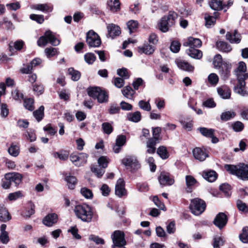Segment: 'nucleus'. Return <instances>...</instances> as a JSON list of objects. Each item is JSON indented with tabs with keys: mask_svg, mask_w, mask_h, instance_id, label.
Instances as JSON below:
<instances>
[{
	"mask_svg": "<svg viewBox=\"0 0 248 248\" xmlns=\"http://www.w3.org/2000/svg\"><path fill=\"white\" fill-rule=\"evenodd\" d=\"M224 168L230 174L236 175L242 180H248V165L244 163L238 165L226 164Z\"/></svg>",
	"mask_w": 248,
	"mask_h": 248,
	"instance_id": "obj_1",
	"label": "nucleus"
},
{
	"mask_svg": "<svg viewBox=\"0 0 248 248\" xmlns=\"http://www.w3.org/2000/svg\"><path fill=\"white\" fill-rule=\"evenodd\" d=\"M76 216L82 221L90 222L93 217V212L91 207L87 204H78L74 209Z\"/></svg>",
	"mask_w": 248,
	"mask_h": 248,
	"instance_id": "obj_2",
	"label": "nucleus"
},
{
	"mask_svg": "<svg viewBox=\"0 0 248 248\" xmlns=\"http://www.w3.org/2000/svg\"><path fill=\"white\" fill-rule=\"evenodd\" d=\"M177 14L174 12H170L167 16H164L158 24L159 28L162 32L168 31L169 27L174 23L175 20L177 18Z\"/></svg>",
	"mask_w": 248,
	"mask_h": 248,
	"instance_id": "obj_3",
	"label": "nucleus"
},
{
	"mask_svg": "<svg viewBox=\"0 0 248 248\" xmlns=\"http://www.w3.org/2000/svg\"><path fill=\"white\" fill-rule=\"evenodd\" d=\"M88 95L95 99H97L98 102L103 103L107 102L108 100V94L104 90L100 88L92 87L88 89Z\"/></svg>",
	"mask_w": 248,
	"mask_h": 248,
	"instance_id": "obj_4",
	"label": "nucleus"
},
{
	"mask_svg": "<svg viewBox=\"0 0 248 248\" xmlns=\"http://www.w3.org/2000/svg\"><path fill=\"white\" fill-rule=\"evenodd\" d=\"M48 42L51 45L56 46L59 45L60 41L56 38L54 35L50 31H46L45 35L40 37L37 41V45L39 46H44Z\"/></svg>",
	"mask_w": 248,
	"mask_h": 248,
	"instance_id": "obj_5",
	"label": "nucleus"
},
{
	"mask_svg": "<svg viewBox=\"0 0 248 248\" xmlns=\"http://www.w3.org/2000/svg\"><path fill=\"white\" fill-rule=\"evenodd\" d=\"M206 207L205 202L198 198H195L191 200L190 204V209L191 212L196 216L201 215Z\"/></svg>",
	"mask_w": 248,
	"mask_h": 248,
	"instance_id": "obj_6",
	"label": "nucleus"
},
{
	"mask_svg": "<svg viewBox=\"0 0 248 248\" xmlns=\"http://www.w3.org/2000/svg\"><path fill=\"white\" fill-rule=\"evenodd\" d=\"M111 238L113 242L112 248H117L124 246L126 243L124 238V233L119 230L115 231L111 234Z\"/></svg>",
	"mask_w": 248,
	"mask_h": 248,
	"instance_id": "obj_7",
	"label": "nucleus"
},
{
	"mask_svg": "<svg viewBox=\"0 0 248 248\" xmlns=\"http://www.w3.org/2000/svg\"><path fill=\"white\" fill-rule=\"evenodd\" d=\"M122 163L131 170H136L140 168V164L134 155H127L122 160Z\"/></svg>",
	"mask_w": 248,
	"mask_h": 248,
	"instance_id": "obj_8",
	"label": "nucleus"
},
{
	"mask_svg": "<svg viewBox=\"0 0 248 248\" xmlns=\"http://www.w3.org/2000/svg\"><path fill=\"white\" fill-rule=\"evenodd\" d=\"M88 157V155L84 153L79 154L73 153L70 155V160L77 167H80L86 164Z\"/></svg>",
	"mask_w": 248,
	"mask_h": 248,
	"instance_id": "obj_9",
	"label": "nucleus"
},
{
	"mask_svg": "<svg viewBox=\"0 0 248 248\" xmlns=\"http://www.w3.org/2000/svg\"><path fill=\"white\" fill-rule=\"evenodd\" d=\"M86 42L90 47H98L101 41L98 35L93 31H90L87 33Z\"/></svg>",
	"mask_w": 248,
	"mask_h": 248,
	"instance_id": "obj_10",
	"label": "nucleus"
},
{
	"mask_svg": "<svg viewBox=\"0 0 248 248\" xmlns=\"http://www.w3.org/2000/svg\"><path fill=\"white\" fill-rule=\"evenodd\" d=\"M247 66L243 62H239L238 66L235 71L238 80L246 79L248 78V74L246 73Z\"/></svg>",
	"mask_w": 248,
	"mask_h": 248,
	"instance_id": "obj_11",
	"label": "nucleus"
},
{
	"mask_svg": "<svg viewBox=\"0 0 248 248\" xmlns=\"http://www.w3.org/2000/svg\"><path fill=\"white\" fill-rule=\"evenodd\" d=\"M158 179L159 184L162 186H171L174 182L173 177L166 172H162Z\"/></svg>",
	"mask_w": 248,
	"mask_h": 248,
	"instance_id": "obj_12",
	"label": "nucleus"
},
{
	"mask_svg": "<svg viewBox=\"0 0 248 248\" xmlns=\"http://www.w3.org/2000/svg\"><path fill=\"white\" fill-rule=\"evenodd\" d=\"M232 65L229 62H224L221 66L218 68V72L221 77L223 79H227L231 74Z\"/></svg>",
	"mask_w": 248,
	"mask_h": 248,
	"instance_id": "obj_13",
	"label": "nucleus"
},
{
	"mask_svg": "<svg viewBox=\"0 0 248 248\" xmlns=\"http://www.w3.org/2000/svg\"><path fill=\"white\" fill-rule=\"evenodd\" d=\"M227 221V216L223 213H219L216 217L214 223L218 228L222 229L226 225Z\"/></svg>",
	"mask_w": 248,
	"mask_h": 248,
	"instance_id": "obj_14",
	"label": "nucleus"
},
{
	"mask_svg": "<svg viewBox=\"0 0 248 248\" xmlns=\"http://www.w3.org/2000/svg\"><path fill=\"white\" fill-rule=\"evenodd\" d=\"M125 184L123 179H119L115 186V194L121 198L126 194V191L125 188Z\"/></svg>",
	"mask_w": 248,
	"mask_h": 248,
	"instance_id": "obj_15",
	"label": "nucleus"
},
{
	"mask_svg": "<svg viewBox=\"0 0 248 248\" xmlns=\"http://www.w3.org/2000/svg\"><path fill=\"white\" fill-rule=\"evenodd\" d=\"M126 138L125 135H120L116 139L115 144L113 146V150L115 153H118L121 150L122 147L125 144Z\"/></svg>",
	"mask_w": 248,
	"mask_h": 248,
	"instance_id": "obj_16",
	"label": "nucleus"
},
{
	"mask_svg": "<svg viewBox=\"0 0 248 248\" xmlns=\"http://www.w3.org/2000/svg\"><path fill=\"white\" fill-rule=\"evenodd\" d=\"M32 9L41 11L44 13H47L51 12L53 9V6L50 3L36 4L31 6Z\"/></svg>",
	"mask_w": 248,
	"mask_h": 248,
	"instance_id": "obj_17",
	"label": "nucleus"
},
{
	"mask_svg": "<svg viewBox=\"0 0 248 248\" xmlns=\"http://www.w3.org/2000/svg\"><path fill=\"white\" fill-rule=\"evenodd\" d=\"M202 42L198 38H195L193 37H189L187 40L183 43L185 46H189L190 48L200 47L201 46Z\"/></svg>",
	"mask_w": 248,
	"mask_h": 248,
	"instance_id": "obj_18",
	"label": "nucleus"
},
{
	"mask_svg": "<svg viewBox=\"0 0 248 248\" xmlns=\"http://www.w3.org/2000/svg\"><path fill=\"white\" fill-rule=\"evenodd\" d=\"M5 178L11 182H14L16 186L19 185L22 179V175L16 172L8 173L5 174Z\"/></svg>",
	"mask_w": 248,
	"mask_h": 248,
	"instance_id": "obj_19",
	"label": "nucleus"
},
{
	"mask_svg": "<svg viewBox=\"0 0 248 248\" xmlns=\"http://www.w3.org/2000/svg\"><path fill=\"white\" fill-rule=\"evenodd\" d=\"M57 220L58 216L57 214L51 213L45 217L43 220V222L46 226L50 227L55 224L57 222Z\"/></svg>",
	"mask_w": 248,
	"mask_h": 248,
	"instance_id": "obj_20",
	"label": "nucleus"
},
{
	"mask_svg": "<svg viewBox=\"0 0 248 248\" xmlns=\"http://www.w3.org/2000/svg\"><path fill=\"white\" fill-rule=\"evenodd\" d=\"M226 39L231 43H239L241 41V35L236 31L228 32L226 35Z\"/></svg>",
	"mask_w": 248,
	"mask_h": 248,
	"instance_id": "obj_21",
	"label": "nucleus"
},
{
	"mask_svg": "<svg viewBox=\"0 0 248 248\" xmlns=\"http://www.w3.org/2000/svg\"><path fill=\"white\" fill-rule=\"evenodd\" d=\"M245 80H238L239 83L234 87V92L242 96H246L248 94V92L245 89L246 85Z\"/></svg>",
	"mask_w": 248,
	"mask_h": 248,
	"instance_id": "obj_22",
	"label": "nucleus"
},
{
	"mask_svg": "<svg viewBox=\"0 0 248 248\" xmlns=\"http://www.w3.org/2000/svg\"><path fill=\"white\" fill-rule=\"evenodd\" d=\"M107 29L108 35L112 38L121 33L120 27L113 24H108L107 26Z\"/></svg>",
	"mask_w": 248,
	"mask_h": 248,
	"instance_id": "obj_23",
	"label": "nucleus"
},
{
	"mask_svg": "<svg viewBox=\"0 0 248 248\" xmlns=\"http://www.w3.org/2000/svg\"><path fill=\"white\" fill-rule=\"evenodd\" d=\"M193 154L195 158L200 161L204 160L208 156L207 153L200 148L194 149Z\"/></svg>",
	"mask_w": 248,
	"mask_h": 248,
	"instance_id": "obj_24",
	"label": "nucleus"
},
{
	"mask_svg": "<svg viewBox=\"0 0 248 248\" xmlns=\"http://www.w3.org/2000/svg\"><path fill=\"white\" fill-rule=\"evenodd\" d=\"M175 62L177 66L182 70L187 72H192L194 70V67L185 61L177 60H176Z\"/></svg>",
	"mask_w": 248,
	"mask_h": 248,
	"instance_id": "obj_25",
	"label": "nucleus"
},
{
	"mask_svg": "<svg viewBox=\"0 0 248 248\" xmlns=\"http://www.w3.org/2000/svg\"><path fill=\"white\" fill-rule=\"evenodd\" d=\"M155 50V46L148 43L138 47V51L140 53H144L146 55L152 54Z\"/></svg>",
	"mask_w": 248,
	"mask_h": 248,
	"instance_id": "obj_26",
	"label": "nucleus"
},
{
	"mask_svg": "<svg viewBox=\"0 0 248 248\" xmlns=\"http://www.w3.org/2000/svg\"><path fill=\"white\" fill-rule=\"evenodd\" d=\"M217 93L223 99H226L230 98L231 92L230 89L226 86L217 88Z\"/></svg>",
	"mask_w": 248,
	"mask_h": 248,
	"instance_id": "obj_27",
	"label": "nucleus"
},
{
	"mask_svg": "<svg viewBox=\"0 0 248 248\" xmlns=\"http://www.w3.org/2000/svg\"><path fill=\"white\" fill-rule=\"evenodd\" d=\"M202 175L205 180L210 182H214L217 176V173L214 170L204 171Z\"/></svg>",
	"mask_w": 248,
	"mask_h": 248,
	"instance_id": "obj_28",
	"label": "nucleus"
},
{
	"mask_svg": "<svg viewBox=\"0 0 248 248\" xmlns=\"http://www.w3.org/2000/svg\"><path fill=\"white\" fill-rule=\"evenodd\" d=\"M11 219V217L7 209L3 206H0V221L6 222Z\"/></svg>",
	"mask_w": 248,
	"mask_h": 248,
	"instance_id": "obj_29",
	"label": "nucleus"
},
{
	"mask_svg": "<svg viewBox=\"0 0 248 248\" xmlns=\"http://www.w3.org/2000/svg\"><path fill=\"white\" fill-rule=\"evenodd\" d=\"M186 53L191 58L200 59L202 56V52L195 48H189L186 51Z\"/></svg>",
	"mask_w": 248,
	"mask_h": 248,
	"instance_id": "obj_30",
	"label": "nucleus"
},
{
	"mask_svg": "<svg viewBox=\"0 0 248 248\" xmlns=\"http://www.w3.org/2000/svg\"><path fill=\"white\" fill-rule=\"evenodd\" d=\"M157 141L155 139H149L146 143L147 148L146 152L149 154H154L155 152V145Z\"/></svg>",
	"mask_w": 248,
	"mask_h": 248,
	"instance_id": "obj_31",
	"label": "nucleus"
},
{
	"mask_svg": "<svg viewBox=\"0 0 248 248\" xmlns=\"http://www.w3.org/2000/svg\"><path fill=\"white\" fill-rule=\"evenodd\" d=\"M65 181L67 182V185L69 188L73 189L75 187L77 181L76 178L70 174L67 175L66 173L65 174Z\"/></svg>",
	"mask_w": 248,
	"mask_h": 248,
	"instance_id": "obj_32",
	"label": "nucleus"
},
{
	"mask_svg": "<svg viewBox=\"0 0 248 248\" xmlns=\"http://www.w3.org/2000/svg\"><path fill=\"white\" fill-rule=\"evenodd\" d=\"M8 152L11 155L16 157L20 152L19 146L15 143H12L9 148Z\"/></svg>",
	"mask_w": 248,
	"mask_h": 248,
	"instance_id": "obj_33",
	"label": "nucleus"
},
{
	"mask_svg": "<svg viewBox=\"0 0 248 248\" xmlns=\"http://www.w3.org/2000/svg\"><path fill=\"white\" fill-rule=\"evenodd\" d=\"M126 25L130 34L136 32L139 27L138 21L135 20H129L127 22Z\"/></svg>",
	"mask_w": 248,
	"mask_h": 248,
	"instance_id": "obj_34",
	"label": "nucleus"
},
{
	"mask_svg": "<svg viewBox=\"0 0 248 248\" xmlns=\"http://www.w3.org/2000/svg\"><path fill=\"white\" fill-rule=\"evenodd\" d=\"M108 5L112 12H116L120 9V2L119 0H109Z\"/></svg>",
	"mask_w": 248,
	"mask_h": 248,
	"instance_id": "obj_35",
	"label": "nucleus"
},
{
	"mask_svg": "<svg viewBox=\"0 0 248 248\" xmlns=\"http://www.w3.org/2000/svg\"><path fill=\"white\" fill-rule=\"evenodd\" d=\"M123 94L127 98L132 99L135 93V91L130 86L125 87L122 91Z\"/></svg>",
	"mask_w": 248,
	"mask_h": 248,
	"instance_id": "obj_36",
	"label": "nucleus"
},
{
	"mask_svg": "<svg viewBox=\"0 0 248 248\" xmlns=\"http://www.w3.org/2000/svg\"><path fill=\"white\" fill-rule=\"evenodd\" d=\"M157 154L163 159H166L169 156V154L167 148L164 146H161L158 148Z\"/></svg>",
	"mask_w": 248,
	"mask_h": 248,
	"instance_id": "obj_37",
	"label": "nucleus"
},
{
	"mask_svg": "<svg viewBox=\"0 0 248 248\" xmlns=\"http://www.w3.org/2000/svg\"><path fill=\"white\" fill-rule=\"evenodd\" d=\"M44 107L41 106L33 113L34 117L38 122L41 121L44 116Z\"/></svg>",
	"mask_w": 248,
	"mask_h": 248,
	"instance_id": "obj_38",
	"label": "nucleus"
},
{
	"mask_svg": "<svg viewBox=\"0 0 248 248\" xmlns=\"http://www.w3.org/2000/svg\"><path fill=\"white\" fill-rule=\"evenodd\" d=\"M217 46L220 50L223 52H228L232 50L231 46L227 43L224 42H217Z\"/></svg>",
	"mask_w": 248,
	"mask_h": 248,
	"instance_id": "obj_39",
	"label": "nucleus"
},
{
	"mask_svg": "<svg viewBox=\"0 0 248 248\" xmlns=\"http://www.w3.org/2000/svg\"><path fill=\"white\" fill-rule=\"evenodd\" d=\"M128 120L137 123L139 122L141 119V114L140 111H136L134 113H129L127 115Z\"/></svg>",
	"mask_w": 248,
	"mask_h": 248,
	"instance_id": "obj_40",
	"label": "nucleus"
},
{
	"mask_svg": "<svg viewBox=\"0 0 248 248\" xmlns=\"http://www.w3.org/2000/svg\"><path fill=\"white\" fill-rule=\"evenodd\" d=\"M209 5L215 10H220L223 8L222 2L220 0H211Z\"/></svg>",
	"mask_w": 248,
	"mask_h": 248,
	"instance_id": "obj_41",
	"label": "nucleus"
},
{
	"mask_svg": "<svg viewBox=\"0 0 248 248\" xmlns=\"http://www.w3.org/2000/svg\"><path fill=\"white\" fill-rule=\"evenodd\" d=\"M68 73L71 76V79L74 81H78L81 76L80 73L72 67L68 69Z\"/></svg>",
	"mask_w": 248,
	"mask_h": 248,
	"instance_id": "obj_42",
	"label": "nucleus"
},
{
	"mask_svg": "<svg viewBox=\"0 0 248 248\" xmlns=\"http://www.w3.org/2000/svg\"><path fill=\"white\" fill-rule=\"evenodd\" d=\"M240 241L244 243H248V227L245 226L243 228L242 232L239 234Z\"/></svg>",
	"mask_w": 248,
	"mask_h": 248,
	"instance_id": "obj_43",
	"label": "nucleus"
},
{
	"mask_svg": "<svg viewBox=\"0 0 248 248\" xmlns=\"http://www.w3.org/2000/svg\"><path fill=\"white\" fill-rule=\"evenodd\" d=\"M53 156L55 158H59L60 160L65 161L68 159L69 153L64 151H62L59 152H56L53 154Z\"/></svg>",
	"mask_w": 248,
	"mask_h": 248,
	"instance_id": "obj_44",
	"label": "nucleus"
},
{
	"mask_svg": "<svg viewBox=\"0 0 248 248\" xmlns=\"http://www.w3.org/2000/svg\"><path fill=\"white\" fill-rule=\"evenodd\" d=\"M208 82L212 86H215L218 82L219 78L215 73H211L208 77Z\"/></svg>",
	"mask_w": 248,
	"mask_h": 248,
	"instance_id": "obj_45",
	"label": "nucleus"
},
{
	"mask_svg": "<svg viewBox=\"0 0 248 248\" xmlns=\"http://www.w3.org/2000/svg\"><path fill=\"white\" fill-rule=\"evenodd\" d=\"M98 164L100 167L103 169L106 168L110 161V159L106 156H101L98 159Z\"/></svg>",
	"mask_w": 248,
	"mask_h": 248,
	"instance_id": "obj_46",
	"label": "nucleus"
},
{
	"mask_svg": "<svg viewBox=\"0 0 248 248\" xmlns=\"http://www.w3.org/2000/svg\"><path fill=\"white\" fill-rule=\"evenodd\" d=\"M204 19L205 20V26L208 28L214 26L216 20V17L209 16L207 14L205 15Z\"/></svg>",
	"mask_w": 248,
	"mask_h": 248,
	"instance_id": "obj_47",
	"label": "nucleus"
},
{
	"mask_svg": "<svg viewBox=\"0 0 248 248\" xmlns=\"http://www.w3.org/2000/svg\"><path fill=\"white\" fill-rule=\"evenodd\" d=\"M235 116V113L233 111H228L223 112L220 116L221 120L227 121L233 118Z\"/></svg>",
	"mask_w": 248,
	"mask_h": 248,
	"instance_id": "obj_48",
	"label": "nucleus"
},
{
	"mask_svg": "<svg viewBox=\"0 0 248 248\" xmlns=\"http://www.w3.org/2000/svg\"><path fill=\"white\" fill-rule=\"evenodd\" d=\"M199 131L201 133L204 137L210 138L213 136V134L214 133L215 130L212 128H207L205 127H200Z\"/></svg>",
	"mask_w": 248,
	"mask_h": 248,
	"instance_id": "obj_49",
	"label": "nucleus"
},
{
	"mask_svg": "<svg viewBox=\"0 0 248 248\" xmlns=\"http://www.w3.org/2000/svg\"><path fill=\"white\" fill-rule=\"evenodd\" d=\"M24 196L22 191H18L9 194L8 198L9 201H15L18 199L21 198Z\"/></svg>",
	"mask_w": 248,
	"mask_h": 248,
	"instance_id": "obj_50",
	"label": "nucleus"
},
{
	"mask_svg": "<svg viewBox=\"0 0 248 248\" xmlns=\"http://www.w3.org/2000/svg\"><path fill=\"white\" fill-rule=\"evenodd\" d=\"M24 135L31 142L34 141L36 139L35 132L32 129L26 131Z\"/></svg>",
	"mask_w": 248,
	"mask_h": 248,
	"instance_id": "obj_51",
	"label": "nucleus"
},
{
	"mask_svg": "<svg viewBox=\"0 0 248 248\" xmlns=\"http://www.w3.org/2000/svg\"><path fill=\"white\" fill-rule=\"evenodd\" d=\"M34 100L33 98H27L24 101V106L26 109L32 111L34 109Z\"/></svg>",
	"mask_w": 248,
	"mask_h": 248,
	"instance_id": "obj_52",
	"label": "nucleus"
},
{
	"mask_svg": "<svg viewBox=\"0 0 248 248\" xmlns=\"http://www.w3.org/2000/svg\"><path fill=\"white\" fill-rule=\"evenodd\" d=\"M81 195L86 199H92L93 193L91 190L86 187H83L80 190Z\"/></svg>",
	"mask_w": 248,
	"mask_h": 248,
	"instance_id": "obj_53",
	"label": "nucleus"
},
{
	"mask_svg": "<svg viewBox=\"0 0 248 248\" xmlns=\"http://www.w3.org/2000/svg\"><path fill=\"white\" fill-rule=\"evenodd\" d=\"M84 60L88 64H92L95 61L96 57L92 53H87L84 55Z\"/></svg>",
	"mask_w": 248,
	"mask_h": 248,
	"instance_id": "obj_54",
	"label": "nucleus"
},
{
	"mask_svg": "<svg viewBox=\"0 0 248 248\" xmlns=\"http://www.w3.org/2000/svg\"><path fill=\"white\" fill-rule=\"evenodd\" d=\"M186 182L187 188L194 186L197 183V180L191 175L186 176Z\"/></svg>",
	"mask_w": 248,
	"mask_h": 248,
	"instance_id": "obj_55",
	"label": "nucleus"
},
{
	"mask_svg": "<svg viewBox=\"0 0 248 248\" xmlns=\"http://www.w3.org/2000/svg\"><path fill=\"white\" fill-rule=\"evenodd\" d=\"M139 106L141 109L145 111H149L151 109V107L149 101L147 102L144 100L140 101L139 102Z\"/></svg>",
	"mask_w": 248,
	"mask_h": 248,
	"instance_id": "obj_56",
	"label": "nucleus"
},
{
	"mask_svg": "<svg viewBox=\"0 0 248 248\" xmlns=\"http://www.w3.org/2000/svg\"><path fill=\"white\" fill-rule=\"evenodd\" d=\"M103 132L107 134H110L113 131V127L109 123H104L102 124Z\"/></svg>",
	"mask_w": 248,
	"mask_h": 248,
	"instance_id": "obj_57",
	"label": "nucleus"
},
{
	"mask_svg": "<svg viewBox=\"0 0 248 248\" xmlns=\"http://www.w3.org/2000/svg\"><path fill=\"white\" fill-rule=\"evenodd\" d=\"M91 170L98 177H101L105 173V170L103 169H99L97 166L93 165L91 166Z\"/></svg>",
	"mask_w": 248,
	"mask_h": 248,
	"instance_id": "obj_58",
	"label": "nucleus"
},
{
	"mask_svg": "<svg viewBox=\"0 0 248 248\" xmlns=\"http://www.w3.org/2000/svg\"><path fill=\"white\" fill-rule=\"evenodd\" d=\"M89 239L90 240L93 241L97 245H103L105 244V241L103 239L99 237L98 236H96L95 235H90Z\"/></svg>",
	"mask_w": 248,
	"mask_h": 248,
	"instance_id": "obj_59",
	"label": "nucleus"
},
{
	"mask_svg": "<svg viewBox=\"0 0 248 248\" xmlns=\"http://www.w3.org/2000/svg\"><path fill=\"white\" fill-rule=\"evenodd\" d=\"M224 241L220 236H216L214 238L213 247L214 248H219L220 246L223 245Z\"/></svg>",
	"mask_w": 248,
	"mask_h": 248,
	"instance_id": "obj_60",
	"label": "nucleus"
},
{
	"mask_svg": "<svg viewBox=\"0 0 248 248\" xmlns=\"http://www.w3.org/2000/svg\"><path fill=\"white\" fill-rule=\"evenodd\" d=\"M12 96L14 100L20 101L23 98V94L17 89H15L12 92Z\"/></svg>",
	"mask_w": 248,
	"mask_h": 248,
	"instance_id": "obj_61",
	"label": "nucleus"
},
{
	"mask_svg": "<svg viewBox=\"0 0 248 248\" xmlns=\"http://www.w3.org/2000/svg\"><path fill=\"white\" fill-rule=\"evenodd\" d=\"M9 109L6 104L3 103L0 106V115L3 118H6L9 114Z\"/></svg>",
	"mask_w": 248,
	"mask_h": 248,
	"instance_id": "obj_62",
	"label": "nucleus"
},
{
	"mask_svg": "<svg viewBox=\"0 0 248 248\" xmlns=\"http://www.w3.org/2000/svg\"><path fill=\"white\" fill-rule=\"evenodd\" d=\"M180 46L181 44L178 41H174L171 43L170 49L173 53H177L180 50Z\"/></svg>",
	"mask_w": 248,
	"mask_h": 248,
	"instance_id": "obj_63",
	"label": "nucleus"
},
{
	"mask_svg": "<svg viewBox=\"0 0 248 248\" xmlns=\"http://www.w3.org/2000/svg\"><path fill=\"white\" fill-rule=\"evenodd\" d=\"M117 74L124 79H127L129 77V75L127 70L126 68H123L119 69L117 71Z\"/></svg>",
	"mask_w": 248,
	"mask_h": 248,
	"instance_id": "obj_64",
	"label": "nucleus"
}]
</instances>
